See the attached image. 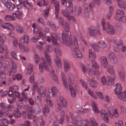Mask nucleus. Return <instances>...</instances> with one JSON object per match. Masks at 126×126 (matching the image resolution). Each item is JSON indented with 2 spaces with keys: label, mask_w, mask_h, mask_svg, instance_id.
<instances>
[{
  "label": "nucleus",
  "mask_w": 126,
  "mask_h": 126,
  "mask_svg": "<svg viewBox=\"0 0 126 126\" xmlns=\"http://www.w3.org/2000/svg\"><path fill=\"white\" fill-rule=\"evenodd\" d=\"M59 22L61 25L63 26L65 31L63 32L62 37L60 39V42L61 43H64L66 46L70 48H73L72 51L73 56L75 58L77 57L79 59L83 58L82 53L78 48L79 44L77 40V37L81 38V34L79 33L74 37V44H73L72 39L70 33L69 32V26L67 23H64L63 18L61 17L59 18Z\"/></svg>",
  "instance_id": "1"
},
{
  "label": "nucleus",
  "mask_w": 126,
  "mask_h": 126,
  "mask_svg": "<svg viewBox=\"0 0 126 126\" xmlns=\"http://www.w3.org/2000/svg\"><path fill=\"white\" fill-rule=\"evenodd\" d=\"M68 84L69 85V89L70 91L71 96L73 97H75L76 96V92H78L79 91V88L77 85L76 81L75 82L74 86L75 90L72 86V81L74 80V77L73 74H71L68 76Z\"/></svg>",
  "instance_id": "2"
},
{
  "label": "nucleus",
  "mask_w": 126,
  "mask_h": 126,
  "mask_svg": "<svg viewBox=\"0 0 126 126\" xmlns=\"http://www.w3.org/2000/svg\"><path fill=\"white\" fill-rule=\"evenodd\" d=\"M115 87L114 91L115 94L117 95L118 98L121 100L126 101V91L121 93L122 86L120 83H116L114 86Z\"/></svg>",
  "instance_id": "3"
},
{
  "label": "nucleus",
  "mask_w": 126,
  "mask_h": 126,
  "mask_svg": "<svg viewBox=\"0 0 126 126\" xmlns=\"http://www.w3.org/2000/svg\"><path fill=\"white\" fill-rule=\"evenodd\" d=\"M58 91L57 88L54 86H52L49 90L48 95L47 96L46 100L48 105L50 107L53 106V104L49 97H52L56 96Z\"/></svg>",
  "instance_id": "4"
},
{
  "label": "nucleus",
  "mask_w": 126,
  "mask_h": 126,
  "mask_svg": "<svg viewBox=\"0 0 126 126\" xmlns=\"http://www.w3.org/2000/svg\"><path fill=\"white\" fill-rule=\"evenodd\" d=\"M101 25L103 30L107 33L110 34H113L115 32V31L114 27L109 22H107V27H106L105 22L104 19H103L101 22Z\"/></svg>",
  "instance_id": "5"
},
{
  "label": "nucleus",
  "mask_w": 126,
  "mask_h": 126,
  "mask_svg": "<svg viewBox=\"0 0 126 126\" xmlns=\"http://www.w3.org/2000/svg\"><path fill=\"white\" fill-rule=\"evenodd\" d=\"M89 57L90 60L92 61V66L93 68H94L96 70L99 68L98 64L94 60L96 57V55L91 49H89Z\"/></svg>",
  "instance_id": "6"
},
{
  "label": "nucleus",
  "mask_w": 126,
  "mask_h": 126,
  "mask_svg": "<svg viewBox=\"0 0 126 126\" xmlns=\"http://www.w3.org/2000/svg\"><path fill=\"white\" fill-rule=\"evenodd\" d=\"M28 117L30 119L33 118L34 122L36 124L38 122L40 124V126H44L45 124V121L43 120V117L42 116L37 118L35 116H33L32 113H28Z\"/></svg>",
  "instance_id": "7"
},
{
  "label": "nucleus",
  "mask_w": 126,
  "mask_h": 126,
  "mask_svg": "<svg viewBox=\"0 0 126 126\" xmlns=\"http://www.w3.org/2000/svg\"><path fill=\"white\" fill-rule=\"evenodd\" d=\"M47 41L49 42H50L51 40L53 43L56 46L59 47L60 46L59 44L57 42V40H58V37L56 33H53L51 38L49 36H47Z\"/></svg>",
  "instance_id": "8"
},
{
  "label": "nucleus",
  "mask_w": 126,
  "mask_h": 126,
  "mask_svg": "<svg viewBox=\"0 0 126 126\" xmlns=\"http://www.w3.org/2000/svg\"><path fill=\"white\" fill-rule=\"evenodd\" d=\"M88 32L89 35L92 36H95L96 35L100 34V30L92 26L88 28Z\"/></svg>",
  "instance_id": "9"
},
{
  "label": "nucleus",
  "mask_w": 126,
  "mask_h": 126,
  "mask_svg": "<svg viewBox=\"0 0 126 126\" xmlns=\"http://www.w3.org/2000/svg\"><path fill=\"white\" fill-rule=\"evenodd\" d=\"M109 74H111L110 76H108V81L107 85L108 86L111 85L114 83L116 75L115 74L114 71H108Z\"/></svg>",
  "instance_id": "10"
},
{
  "label": "nucleus",
  "mask_w": 126,
  "mask_h": 126,
  "mask_svg": "<svg viewBox=\"0 0 126 126\" xmlns=\"http://www.w3.org/2000/svg\"><path fill=\"white\" fill-rule=\"evenodd\" d=\"M20 4H18L17 5L18 11L16 12V13H13V15L14 17H16L18 19H21L22 18L23 16V15L21 12L20 11L19 7L20 6Z\"/></svg>",
  "instance_id": "11"
},
{
  "label": "nucleus",
  "mask_w": 126,
  "mask_h": 126,
  "mask_svg": "<svg viewBox=\"0 0 126 126\" xmlns=\"http://www.w3.org/2000/svg\"><path fill=\"white\" fill-rule=\"evenodd\" d=\"M22 96L19 98V101L20 102V104L19 105L18 103H17V106L19 108H21L22 106V104H21V102L22 101H26L28 99V96L27 94L23 92L22 93Z\"/></svg>",
  "instance_id": "12"
},
{
  "label": "nucleus",
  "mask_w": 126,
  "mask_h": 126,
  "mask_svg": "<svg viewBox=\"0 0 126 126\" xmlns=\"http://www.w3.org/2000/svg\"><path fill=\"white\" fill-rule=\"evenodd\" d=\"M116 15L114 17L115 20L117 21L120 20L121 18L124 16L125 12L124 11L119 9H117L116 11Z\"/></svg>",
  "instance_id": "13"
},
{
  "label": "nucleus",
  "mask_w": 126,
  "mask_h": 126,
  "mask_svg": "<svg viewBox=\"0 0 126 126\" xmlns=\"http://www.w3.org/2000/svg\"><path fill=\"white\" fill-rule=\"evenodd\" d=\"M109 58L110 62L113 63L115 64L118 63V60L116 56L113 53H110L109 55Z\"/></svg>",
  "instance_id": "14"
},
{
  "label": "nucleus",
  "mask_w": 126,
  "mask_h": 126,
  "mask_svg": "<svg viewBox=\"0 0 126 126\" xmlns=\"http://www.w3.org/2000/svg\"><path fill=\"white\" fill-rule=\"evenodd\" d=\"M61 76L65 88L66 90H68V86L67 82L66 77L63 71L61 72Z\"/></svg>",
  "instance_id": "15"
},
{
  "label": "nucleus",
  "mask_w": 126,
  "mask_h": 126,
  "mask_svg": "<svg viewBox=\"0 0 126 126\" xmlns=\"http://www.w3.org/2000/svg\"><path fill=\"white\" fill-rule=\"evenodd\" d=\"M54 6L55 10V14L56 17L58 18V13L60 12V6L59 2L57 0L54 1Z\"/></svg>",
  "instance_id": "16"
},
{
  "label": "nucleus",
  "mask_w": 126,
  "mask_h": 126,
  "mask_svg": "<svg viewBox=\"0 0 126 126\" xmlns=\"http://www.w3.org/2000/svg\"><path fill=\"white\" fill-rule=\"evenodd\" d=\"M100 113L103 119L106 123H108V117L107 113L106 111L104 110H102L100 111Z\"/></svg>",
  "instance_id": "17"
},
{
  "label": "nucleus",
  "mask_w": 126,
  "mask_h": 126,
  "mask_svg": "<svg viewBox=\"0 0 126 126\" xmlns=\"http://www.w3.org/2000/svg\"><path fill=\"white\" fill-rule=\"evenodd\" d=\"M38 92L42 97H45L46 95V90L45 88L43 86L39 87L38 89Z\"/></svg>",
  "instance_id": "18"
},
{
  "label": "nucleus",
  "mask_w": 126,
  "mask_h": 126,
  "mask_svg": "<svg viewBox=\"0 0 126 126\" xmlns=\"http://www.w3.org/2000/svg\"><path fill=\"white\" fill-rule=\"evenodd\" d=\"M1 26L4 28L10 30H13L14 28V27L13 25L9 23H3L1 25Z\"/></svg>",
  "instance_id": "19"
},
{
  "label": "nucleus",
  "mask_w": 126,
  "mask_h": 126,
  "mask_svg": "<svg viewBox=\"0 0 126 126\" xmlns=\"http://www.w3.org/2000/svg\"><path fill=\"white\" fill-rule=\"evenodd\" d=\"M55 63L57 65L58 67L61 68L62 67V63L59 58L58 56H56L54 58Z\"/></svg>",
  "instance_id": "20"
},
{
  "label": "nucleus",
  "mask_w": 126,
  "mask_h": 126,
  "mask_svg": "<svg viewBox=\"0 0 126 126\" xmlns=\"http://www.w3.org/2000/svg\"><path fill=\"white\" fill-rule=\"evenodd\" d=\"M101 64L102 66L106 67L108 65V62L106 57L103 56L101 58Z\"/></svg>",
  "instance_id": "21"
},
{
  "label": "nucleus",
  "mask_w": 126,
  "mask_h": 126,
  "mask_svg": "<svg viewBox=\"0 0 126 126\" xmlns=\"http://www.w3.org/2000/svg\"><path fill=\"white\" fill-rule=\"evenodd\" d=\"M58 100L59 102H60V103L62 104L63 107L66 108L67 107V103L66 100L63 97H60Z\"/></svg>",
  "instance_id": "22"
},
{
  "label": "nucleus",
  "mask_w": 126,
  "mask_h": 126,
  "mask_svg": "<svg viewBox=\"0 0 126 126\" xmlns=\"http://www.w3.org/2000/svg\"><path fill=\"white\" fill-rule=\"evenodd\" d=\"M69 115L71 118L73 124H76L78 123H77V122L78 121V118L81 117H79L78 115H76L75 117H74L73 114L71 112L70 113Z\"/></svg>",
  "instance_id": "23"
},
{
  "label": "nucleus",
  "mask_w": 126,
  "mask_h": 126,
  "mask_svg": "<svg viewBox=\"0 0 126 126\" xmlns=\"http://www.w3.org/2000/svg\"><path fill=\"white\" fill-rule=\"evenodd\" d=\"M61 12L62 14L66 17L67 18L68 20H70L71 19L74 18L72 16H70V15L66 11V9L65 10H63Z\"/></svg>",
  "instance_id": "24"
},
{
  "label": "nucleus",
  "mask_w": 126,
  "mask_h": 126,
  "mask_svg": "<svg viewBox=\"0 0 126 126\" xmlns=\"http://www.w3.org/2000/svg\"><path fill=\"white\" fill-rule=\"evenodd\" d=\"M94 111L95 113L98 114L99 112V111L98 109L96 104L94 101H92L91 103Z\"/></svg>",
  "instance_id": "25"
},
{
  "label": "nucleus",
  "mask_w": 126,
  "mask_h": 126,
  "mask_svg": "<svg viewBox=\"0 0 126 126\" xmlns=\"http://www.w3.org/2000/svg\"><path fill=\"white\" fill-rule=\"evenodd\" d=\"M63 62L64 71L70 70L71 66L68 62L66 60H64Z\"/></svg>",
  "instance_id": "26"
},
{
  "label": "nucleus",
  "mask_w": 126,
  "mask_h": 126,
  "mask_svg": "<svg viewBox=\"0 0 126 126\" xmlns=\"http://www.w3.org/2000/svg\"><path fill=\"white\" fill-rule=\"evenodd\" d=\"M118 6L121 8L126 10V2L123 0L118 1Z\"/></svg>",
  "instance_id": "27"
},
{
  "label": "nucleus",
  "mask_w": 126,
  "mask_h": 126,
  "mask_svg": "<svg viewBox=\"0 0 126 126\" xmlns=\"http://www.w3.org/2000/svg\"><path fill=\"white\" fill-rule=\"evenodd\" d=\"M46 69V70H47V65L46 61L44 59L43 63H41L39 65V68L40 70H42L43 69V67Z\"/></svg>",
  "instance_id": "28"
},
{
  "label": "nucleus",
  "mask_w": 126,
  "mask_h": 126,
  "mask_svg": "<svg viewBox=\"0 0 126 126\" xmlns=\"http://www.w3.org/2000/svg\"><path fill=\"white\" fill-rule=\"evenodd\" d=\"M84 3L85 5L84 10V13L86 16L87 18H89V14L88 6H87V4H86L85 3V2Z\"/></svg>",
  "instance_id": "29"
},
{
  "label": "nucleus",
  "mask_w": 126,
  "mask_h": 126,
  "mask_svg": "<svg viewBox=\"0 0 126 126\" xmlns=\"http://www.w3.org/2000/svg\"><path fill=\"white\" fill-rule=\"evenodd\" d=\"M75 12V15L77 16H81L82 14L81 8L80 7L77 8H76Z\"/></svg>",
  "instance_id": "30"
},
{
  "label": "nucleus",
  "mask_w": 126,
  "mask_h": 126,
  "mask_svg": "<svg viewBox=\"0 0 126 126\" xmlns=\"http://www.w3.org/2000/svg\"><path fill=\"white\" fill-rule=\"evenodd\" d=\"M15 117H20L21 116V112L17 108H16L13 113Z\"/></svg>",
  "instance_id": "31"
},
{
  "label": "nucleus",
  "mask_w": 126,
  "mask_h": 126,
  "mask_svg": "<svg viewBox=\"0 0 126 126\" xmlns=\"http://www.w3.org/2000/svg\"><path fill=\"white\" fill-rule=\"evenodd\" d=\"M108 113L111 118H112L114 116V110L112 107H110L108 108Z\"/></svg>",
  "instance_id": "32"
},
{
  "label": "nucleus",
  "mask_w": 126,
  "mask_h": 126,
  "mask_svg": "<svg viewBox=\"0 0 126 126\" xmlns=\"http://www.w3.org/2000/svg\"><path fill=\"white\" fill-rule=\"evenodd\" d=\"M90 65L89 64H87L86 67L83 64L81 65V67L83 71H90L92 69L90 67Z\"/></svg>",
  "instance_id": "33"
},
{
  "label": "nucleus",
  "mask_w": 126,
  "mask_h": 126,
  "mask_svg": "<svg viewBox=\"0 0 126 126\" xmlns=\"http://www.w3.org/2000/svg\"><path fill=\"white\" fill-rule=\"evenodd\" d=\"M114 43L116 45L117 47H119L123 44L122 41L120 40L117 39V38H114Z\"/></svg>",
  "instance_id": "34"
},
{
  "label": "nucleus",
  "mask_w": 126,
  "mask_h": 126,
  "mask_svg": "<svg viewBox=\"0 0 126 126\" xmlns=\"http://www.w3.org/2000/svg\"><path fill=\"white\" fill-rule=\"evenodd\" d=\"M25 107L26 108H27V110H29V111H30L31 113H36L35 110L34 109L33 107L32 106L30 107L29 105H26L25 106Z\"/></svg>",
  "instance_id": "35"
},
{
  "label": "nucleus",
  "mask_w": 126,
  "mask_h": 126,
  "mask_svg": "<svg viewBox=\"0 0 126 126\" xmlns=\"http://www.w3.org/2000/svg\"><path fill=\"white\" fill-rule=\"evenodd\" d=\"M98 46L99 47L104 48L107 47V45L105 42L103 41H101L98 42Z\"/></svg>",
  "instance_id": "36"
},
{
  "label": "nucleus",
  "mask_w": 126,
  "mask_h": 126,
  "mask_svg": "<svg viewBox=\"0 0 126 126\" xmlns=\"http://www.w3.org/2000/svg\"><path fill=\"white\" fill-rule=\"evenodd\" d=\"M19 46L21 51L22 52H27L29 50V49L27 47L23 46L21 43L19 44Z\"/></svg>",
  "instance_id": "37"
},
{
  "label": "nucleus",
  "mask_w": 126,
  "mask_h": 126,
  "mask_svg": "<svg viewBox=\"0 0 126 126\" xmlns=\"http://www.w3.org/2000/svg\"><path fill=\"white\" fill-rule=\"evenodd\" d=\"M61 117L59 120L60 124H62L63 121L64 120V117L65 115V112L64 111H62L61 113Z\"/></svg>",
  "instance_id": "38"
},
{
  "label": "nucleus",
  "mask_w": 126,
  "mask_h": 126,
  "mask_svg": "<svg viewBox=\"0 0 126 126\" xmlns=\"http://www.w3.org/2000/svg\"><path fill=\"white\" fill-rule=\"evenodd\" d=\"M5 39V36L4 34H0V45L4 44Z\"/></svg>",
  "instance_id": "39"
},
{
  "label": "nucleus",
  "mask_w": 126,
  "mask_h": 126,
  "mask_svg": "<svg viewBox=\"0 0 126 126\" xmlns=\"http://www.w3.org/2000/svg\"><path fill=\"white\" fill-rule=\"evenodd\" d=\"M51 74L53 79L55 81L57 84H58V79L56 74L54 73V71H51Z\"/></svg>",
  "instance_id": "40"
},
{
  "label": "nucleus",
  "mask_w": 126,
  "mask_h": 126,
  "mask_svg": "<svg viewBox=\"0 0 126 126\" xmlns=\"http://www.w3.org/2000/svg\"><path fill=\"white\" fill-rule=\"evenodd\" d=\"M29 40L28 36L26 35H24V38H22L21 39V41L22 43H28Z\"/></svg>",
  "instance_id": "41"
},
{
  "label": "nucleus",
  "mask_w": 126,
  "mask_h": 126,
  "mask_svg": "<svg viewBox=\"0 0 126 126\" xmlns=\"http://www.w3.org/2000/svg\"><path fill=\"white\" fill-rule=\"evenodd\" d=\"M6 7H7L10 10H13L15 8L14 5L10 1H9L8 4Z\"/></svg>",
  "instance_id": "42"
},
{
  "label": "nucleus",
  "mask_w": 126,
  "mask_h": 126,
  "mask_svg": "<svg viewBox=\"0 0 126 126\" xmlns=\"http://www.w3.org/2000/svg\"><path fill=\"white\" fill-rule=\"evenodd\" d=\"M90 85L91 87L95 88L98 86V83L96 81L93 80H92Z\"/></svg>",
  "instance_id": "43"
},
{
  "label": "nucleus",
  "mask_w": 126,
  "mask_h": 126,
  "mask_svg": "<svg viewBox=\"0 0 126 126\" xmlns=\"http://www.w3.org/2000/svg\"><path fill=\"white\" fill-rule=\"evenodd\" d=\"M9 114V112L7 111H2V110H0V117L3 116L6 117Z\"/></svg>",
  "instance_id": "44"
},
{
  "label": "nucleus",
  "mask_w": 126,
  "mask_h": 126,
  "mask_svg": "<svg viewBox=\"0 0 126 126\" xmlns=\"http://www.w3.org/2000/svg\"><path fill=\"white\" fill-rule=\"evenodd\" d=\"M49 25L54 31H56L57 30V28L54 23L52 21H48Z\"/></svg>",
  "instance_id": "45"
},
{
  "label": "nucleus",
  "mask_w": 126,
  "mask_h": 126,
  "mask_svg": "<svg viewBox=\"0 0 126 126\" xmlns=\"http://www.w3.org/2000/svg\"><path fill=\"white\" fill-rule=\"evenodd\" d=\"M49 109L48 106L45 105L44 107L43 108V111L44 114L46 115V113H48L49 111Z\"/></svg>",
  "instance_id": "46"
},
{
  "label": "nucleus",
  "mask_w": 126,
  "mask_h": 126,
  "mask_svg": "<svg viewBox=\"0 0 126 126\" xmlns=\"http://www.w3.org/2000/svg\"><path fill=\"white\" fill-rule=\"evenodd\" d=\"M55 52L56 54V56H61L62 55L61 51L58 48H55Z\"/></svg>",
  "instance_id": "47"
},
{
  "label": "nucleus",
  "mask_w": 126,
  "mask_h": 126,
  "mask_svg": "<svg viewBox=\"0 0 126 126\" xmlns=\"http://www.w3.org/2000/svg\"><path fill=\"white\" fill-rule=\"evenodd\" d=\"M5 20L7 21H11L15 20V18L12 16L9 15H7L5 17Z\"/></svg>",
  "instance_id": "48"
},
{
  "label": "nucleus",
  "mask_w": 126,
  "mask_h": 126,
  "mask_svg": "<svg viewBox=\"0 0 126 126\" xmlns=\"http://www.w3.org/2000/svg\"><path fill=\"white\" fill-rule=\"evenodd\" d=\"M16 30L17 32L20 33H22L23 31V28L19 25L17 26L16 27Z\"/></svg>",
  "instance_id": "49"
},
{
  "label": "nucleus",
  "mask_w": 126,
  "mask_h": 126,
  "mask_svg": "<svg viewBox=\"0 0 126 126\" xmlns=\"http://www.w3.org/2000/svg\"><path fill=\"white\" fill-rule=\"evenodd\" d=\"M88 93L91 96L95 99L97 98L96 96L94 94L92 90L90 89L88 91Z\"/></svg>",
  "instance_id": "50"
},
{
  "label": "nucleus",
  "mask_w": 126,
  "mask_h": 126,
  "mask_svg": "<svg viewBox=\"0 0 126 126\" xmlns=\"http://www.w3.org/2000/svg\"><path fill=\"white\" fill-rule=\"evenodd\" d=\"M100 71H89V73L90 75L92 76L94 75L97 76L100 74Z\"/></svg>",
  "instance_id": "51"
},
{
  "label": "nucleus",
  "mask_w": 126,
  "mask_h": 126,
  "mask_svg": "<svg viewBox=\"0 0 126 126\" xmlns=\"http://www.w3.org/2000/svg\"><path fill=\"white\" fill-rule=\"evenodd\" d=\"M90 122L92 126H98L95 119L93 118H91L90 119Z\"/></svg>",
  "instance_id": "52"
},
{
  "label": "nucleus",
  "mask_w": 126,
  "mask_h": 126,
  "mask_svg": "<svg viewBox=\"0 0 126 126\" xmlns=\"http://www.w3.org/2000/svg\"><path fill=\"white\" fill-rule=\"evenodd\" d=\"M57 108L56 111L57 112L59 111V110H61L62 109V106L61 105L60 102H59L58 100L57 101Z\"/></svg>",
  "instance_id": "53"
},
{
  "label": "nucleus",
  "mask_w": 126,
  "mask_h": 126,
  "mask_svg": "<svg viewBox=\"0 0 126 126\" xmlns=\"http://www.w3.org/2000/svg\"><path fill=\"white\" fill-rule=\"evenodd\" d=\"M80 81L83 87L85 89H87L88 88L86 82L82 79H80Z\"/></svg>",
  "instance_id": "54"
},
{
  "label": "nucleus",
  "mask_w": 126,
  "mask_h": 126,
  "mask_svg": "<svg viewBox=\"0 0 126 126\" xmlns=\"http://www.w3.org/2000/svg\"><path fill=\"white\" fill-rule=\"evenodd\" d=\"M92 46L93 47V49L95 52H98L99 51V46H98V44L97 45L93 44Z\"/></svg>",
  "instance_id": "55"
},
{
  "label": "nucleus",
  "mask_w": 126,
  "mask_h": 126,
  "mask_svg": "<svg viewBox=\"0 0 126 126\" xmlns=\"http://www.w3.org/2000/svg\"><path fill=\"white\" fill-rule=\"evenodd\" d=\"M101 81L102 84L104 85L107 82V80L105 76H103L101 78Z\"/></svg>",
  "instance_id": "56"
},
{
  "label": "nucleus",
  "mask_w": 126,
  "mask_h": 126,
  "mask_svg": "<svg viewBox=\"0 0 126 126\" xmlns=\"http://www.w3.org/2000/svg\"><path fill=\"white\" fill-rule=\"evenodd\" d=\"M120 110L121 112L126 116V109L123 106H121L120 107Z\"/></svg>",
  "instance_id": "57"
},
{
  "label": "nucleus",
  "mask_w": 126,
  "mask_h": 126,
  "mask_svg": "<svg viewBox=\"0 0 126 126\" xmlns=\"http://www.w3.org/2000/svg\"><path fill=\"white\" fill-rule=\"evenodd\" d=\"M119 75L121 79L124 80L125 79V74L123 71H120L119 72Z\"/></svg>",
  "instance_id": "58"
},
{
  "label": "nucleus",
  "mask_w": 126,
  "mask_h": 126,
  "mask_svg": "<svg viewBox=\"0 0 126 126\" xmlns=\"http://www.w3.org/2000/svg\"><path fill=\"white\" fill-rule=\"evenodd\" d=\"M49 9L48 8H46L44 10V15L45 16L47 17L48 16V14Z\"/></svg>",
  "instance_id": "59"
},
{
  "label": "nucleus",
  "mask_w": 126,
  "mask_h": 126,
  "mask_svg": "<svg viewBox=\"0 0 126 126\" xmlns=\"http://www.w3.org/2000/svg\"><path fill=\"white\" fill-rule=\"evenodd\" d=\"M35 62L37 63H38L39 62L40 60L39 57L37 54L35 53Z\"/></svg>",
  "instance_id": "60"
},
{
  "label": "nucleus",
  "mask_w": 126,
  "mask_h": 126,
  "mask_svg": "<svg viewBox=\"0 0 126 126\" xmlns=\"http://www.w3.org/2000/svg\"><path fill=\"white\" fill-rule=\"evenodd\" d=\"M116 27L117 29L121 30L122 29V26L121 24L120 23H118L116 24Z\"/></svg>",
  "instance_id": "61"
},
{
  "label": "nucleus",
  "mask_w": 126,
  "mask_h": 126,
  "mask_svg": "<svg viewBox=\"0 0 126 126\" xmlns=\"http://www.w3.org/2000/svg\"><path fill=\"white\" fill-rule=\"evenodd\" d=\"M11 56L14 59L16 60H17L18 59L17 57V55L16 52L14 51H12L11 53Z\"/></svg>",
  "instance_id": "62"
},
{
  "label": "nucleus",
  "mask_w": 126,
  "mask_h": 126,
  "mask_svg": "<svg viewBox=\"0 0 126 126\" xmlns=\"http://www.w3.org/2000/svg\"><path fill=\"white\" fill-rule=\"evenodd\" d=\"M39 39V37L38 36H36L33 37L32 39V42L36 43Z\"/></svg>",
  "instance_id": "63"
},
{
  "label": "nucleus",
  "mask_w": 126,
  "mask_h": 126,
  "mask_svg": "<svg viewBox=\"0 0 126 126\" xmlns=\"http://www.w3.org/2000/svg\"><path fill=\"white\" fill-rule=\"evenodd\" d=\"M28 70L29 71H31L33 70V67L32 64L29 63L28 65Z\"/></svg>",
  "instance_id": "64"
}]
</instances>
